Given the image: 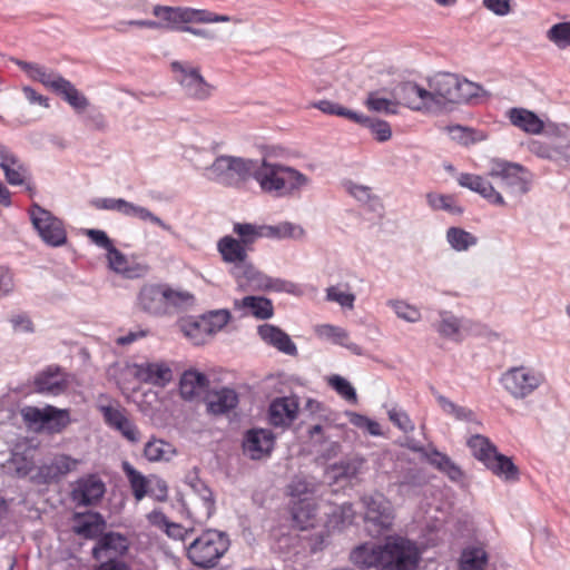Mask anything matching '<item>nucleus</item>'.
I'll return each instance as SVG.
<instances>
[{"label": "nucleus", "instance_id": "1", "mask_svg": "<svg viewBox=\"0 0 570 570\" xmlns=\"http://www.w3.org/2000/svg\"><path fill=\"white\" fill-rule=\"evenodd\" d=\"M488 177L500 179L501 185L514 196L527 194L532 181V175L520 164L493 158L489 161L487 177L463 173L458 177V184L461 187L478 193L492 205L504 206L503 196L495 189Z\"/></svg>", "mask_w": 570, "mask_h": 570}, {"label": "nucleus", "instance_id": "2", "mask_svg": "<svg viewBox=\"0 0 570 570\" xmlns=\"http://www.w3.org/2000/svg\"><path fill=\"white\" fill-rule=\"evenodd\" d=\"M253 179L261 190L273 197H288L309 183L306 175L269 157L256 159Z\"/></svg>", "mask_w": 570, "mask_h": 570}, {"label": "nucleus", "instance_id": "3", "mask_svg": "<svg viewBox=\"0 0 570 570\" xmlns=\"http://www.w3.org/2000/svg\"><path fill=\"white\" fill-rule=\"evenodd\" d=\"M137 307L151 316H169L186 311L194 304L187 291L173 288L164 283H145L137 295Z\"/></svg>", "mask_w": 570, "mask_h": 570}, {"label": "nucleus", "instance_id": "4", "mask_svg": "<svg viewBox=\"0 0 570 570\" xmlns=\"http://www.w3.org/2000/svg\"><path fill=\"white\" fill-rule=\"evenodd\" d=\"M428 83L432 111L441 110L446 105L471 104L487 94L479 83L451 72H439L431 77Z\"/></svg>", "mask_w": 570, "mask_h": 570}, {"label": "nucleus", "instance_id": "5", "mask_svg": "<svg viewBox=\"0 0 570 570\" xmlns=\"http://www.w3.org/2000/svg\"><path fill=\"white\" fill-rule=\"evenodd\" d=\"M153 14L157 17L161 30L183 31L189 23L229 22L232 17L218 14L205 9L188 7H169L157 4L153 8Z\"/></svg>", "mask_w": 570, "mask_h": 570}, {"label": "nucleus", "instance_id": "6", "mask_svg": "<svg viewBox=\"0 0 570 570\" xmlns=\"http://www.w3.org/2000/svg\"><path fill=\"white\" fill-rule=\"evenodd\" d=\"M256 159L220 155L206 168L207 177L223 186L240 187L253 178Z\"/></svg>", "mask_w": 570, "mask_h": 570}, {"label": "nucleus", "instance_id": "7", "mask_svg": "<svg viewBox=\"0 0 570 570\" xmlns=\"http://www.w3.org/2000/svg\"><path fill=\"white\" fill-rule=\"evenodd\" d=\"M229 548L228 535L218 530H207L187 549L188 559L203 569L214 568Z\"/></svg>", "mask_w": 570, "mask_h": 570}, {"label": "nucleus", "instance_id": "8", "mask_svg": "<svg viewBox=\"0 0 570 570\" xmlns=\"http://www.w3.org/2000/svg\"><path fill=\"white\" fill-rule=\"evenodd\" d=\"M365 509L364 521L372 537H379L389 530L394 520V510L390 500L381 492L364 494L361 498Z\"/></svg>", "mask_w": 570, "mask_h": 570}, {"label": "nucleus", "instance_id": "9", "mask_svg": "<svg viewBox=\"0 0 570 570\" xmlns=\"http://www.w3.org/2000/svg\"><path fill=\"white\" fill-rule=\"evenodd\" d=\"M421 560L416 544L402 537H389L384 542L383 570H415Z\"/></svg>", "mask_w": 570, "mask_h": 570}, {"label": "nucleus", "instance_id": "10", "mask_svg": "<svg viewBox=\"0 0 570 570\" xmlns=\"http://www.w3.org/2000/svg\"><path fill=\"white\" fill-rule=\"evenodd\" d=\"M544 381L541 371L524 365L511 367L501 376L503 387L515 400L530 396Z\"/></svg>", "mask_w": 570, "mask_h": 570}, {"label": "nucleus", "instance_id": "11", "mask_svg": "<svg viewBox=\"0 0 570 570\" xmlns=\"http://www.w3.org/2000/svg\"><path fill=\"white\" fill-rule=\"evenodd\" d=\"M171 70L176 81L189 98L205 100L212 96L214 87L203 78L198 68L188 62L173 61Z\"/></svg>", "mask_w": 570, "mask_h": 570}, {"label": "nucleus", "instance_id": "12", "mask_svg": "<svg viewBox=\"0 0 570 570\" xmlns=\"http://www.w3.org/2000/svg\"><path fill=\"white\" fill-rule=\"evenodd\" d=\"M30 220L40 238L50 246H61L67 240L62 223L49 210L33 204L29 210Z\"/></svg>", "mask_w": 570, "mask_h": 570}, {"label": "nucleus", "instance_id": "13", "mask_svg": "<svg viewBox=\"0 0 570 570\" xmlns=\"http://www.w3.org/2000/svg\"><path fill=\"white\" fill-rule=\"evenodd\" d=\"M233 272L239 286H248L253 291H273L292 293L295 284L281 278H273L258 271L252 263Z\"/></svg>", "mask_w": 570, "mask_h": 570}, {"label": "nucleus", "instance_id": "14", "mask_svg": "<svg viewBox=\"0 0 570 570\" xmlns=\"http://www.w3.org/2000/svg\"><path fill=\"white\" fill-rule=\"evenodd\" d=\"M394 99L397 106L403 105L415 111H432V98L429 89L412 81L401 82L396 86Z\"/></svg>", "mask_w": 570, "mask_h": 570}, {"label": "nucleus", "instance_id": "15", "mask_svg": "<svg viewBox=\"0 0 570 570\" xmlns=\"http://www.w3.org/2000/svg\"><path fill=\"white\" fill-rule=\"evenodd\" d=\"M275 446V435L267 429L248 430L243 440V452L252 460L268 458Z\"/></svg>", "mask_w": 570, "mask_h": 570}, {"label": "nucleus", "instance_id": "16", "mask_svg": "<svg viewBox=\"0 0 570 570\" xmlns=\"http://www.w3.org/2000/svg\"><path fill=\"white\" fill-rule=\"evenodd\" d=\"M77 465L78 460L66 454H59L50 463L42 464L32 479L38 484L57 482L60 478L73 471Z\"/></svg>", "mask_w": 570, "mask_h": 570}, {"label": "nucleus", "instance_id": "17", "mask_svg": "<svg viewBox=\"0 0 570 570\" xmlns=\"http://www.w3.org/2000/svg\"><path fill=\"white\" fill-rule=\"evenodd\" d=\"M434 327L440 336L459 343L473 331V323L470 320L456 317L450 312H441L440 321L434 324Z\"/></svg>", "mask_w": 570, "mask_h": 570}, {"label": "nucleus", "instance_id": "18", "mask_svg": "<svg viewBox=\"0 0 570 570\" xmlns=\"http://www.w3.org/2000/svg\"><path fill=\"white\" fill-rule=\"evenodd\" d=\"M68 389L67 375L59 367L49 366L35 376V391L57 396Z\"/></svg>", "mask_w": 570, "mask_h": 570}, {"label": "nucleus", "instance_id": "19", "mask_svg": "<svg viewBox=\"0 0 570 570\" xmlns=\"http://www.w3.org/2000/svg\"><path fill=\"white\" fill-rule=\"evenodd\" d=\"M298 407V400L295 396L277 397L269 404L268 421L273 426H288L296 419Z\"/></svg>", "mask_w": 570, "mask_h": 570}, {"label": "nucleus", "instance_id": "20", "mask_svg": "<svg viewBox=\"0 0 570 570\" xmlns=\"http://www.w3.org/2000/svg\"><path fill=\"white\" fill-rule=\"evenodd\" d=\"M350 560L353 564L361 569H376L383 570L384 568V544L364 543L354 548L350 554Z\"/></svg>", "mask_w": 570, "mask_h": 570}, {"label": "nucleus", "instance_id": "21", "mask_svg": "<svg viewBox=\"0 0 570 570\" xmlns=\"http://www.w3.org/2000/svg\"><path fill=\"white\" fill-rule=\"evenodd\" d=\"M257 333L264 343L273 346L278 352L289 356H297L298 351L295 343L278 326L267 323L262 324L257 327Z\"/></svg>", "mask_w": 570, "mask_h": 570}, {"label": "nucleus", "instance_id": "22", "mask_svg": "<svg viewBox=\"0 0 570 570\" xmlns=\"http://www.w3.org/2000/svg\"><path fill=\"white\" fill-rule=\"evenodd\" d=\"M109 210H116L128 217H138L141 220H149L150 223L159 226L161 229L176 235L173 227L165 223L160 217L153 214L149 209L137 206L121 198H109Z\"/></svg>", "mask_w": 570, "mask_h": 570}, {"label": "nucleus", "instance_id": "23", "mask_svg": "<svg viewBox=\"0 0 570 570\" xmlns=\"http://www.w3.org/2000/svg\"><path fill=\"white\" fill-rule=\"evenodd\" d=\"M109 269L128 279L144 277L148 268L121 254L109 240Z\"/></svg>", "mask_w": 570, "mask_h": 570}, {"label": "nucleus", "instance_id": "24", "mask_svg": "<svg viewBox=\"0 0 570 570\" xmlns=\"http://www.w3.org/2000/svg\"><path fill=\"white\" fill-rule=\"evenodd\" d=\"M217 250L225 263L233 264L230 269L232 274L237 267L243 269V267L250 263L247 259V247L233 236L227 235L222 237L217 242Z\"/></svg>", "mask_w": 570, "mask_h": 570}, {"label": "nucleus", "instance_id": "25", "mask_svg": "<svg viewBox=\"0 0 570 570\" xmlns=\"http://www.w3.org/2000/svg\"><path fill=\"white\" fill-rule=\"evenodd\" d=\"M0 168L12 186L23 185L29 177L27 166L4 146H0Z\"/></svg>", "mask_w": 570, "mask_h": 570}, {"label": "nucleus", "instance_id": "26", "mask_svg": "<svg viewBox=\"0 0 570 570\" xmlns=\"http://www.w3.org/2000/svg\"><path fill=\"white\" fill-rule=\"evenodd\" d=\"M11 61L24 71L31 80L40 82L51 91H53L58 82L62 79V76L59 72L40 63L28 62L17 58H11Z\"/></svg>", "mask_w": 570, "mask_h": 570}, {"label": "nucleus", "instance_id": "27", "mask_svg": "<svg viewBox=\"0 0 570 570\" xmlns=\"http://www.w3.org/2000/svg\"><path fill=\"white\" fill-rule=\"evenodd\" d=\"M239 402L238 394L234 389L222 387L212 391L206 396L207 412L214 415H222L234 410Z\"/></svg>", "mask_w": 570, "mask_h": 570}, {"label": "nucleus", "instance_id": "28", "mask_svg": "<svg viewBox=\"0 0 570 570\" xmlns=\"http://www.w3.org/2000/svg\"><path fill=\"white\" fill-rule=\"evenodd\" d=\"M104 492V483L95 476H88L76 482L71 498L78 505H89L98 500Z\"/></svg>", "mask_w": 570, "mask_h": 570}, {"label": "nucleus", "instance_id": "29", "mask_svg": "<svg viewBox=\"0 0 570 570\" xmlns=\"http://www.w3.org/2000/svg\"><path fill=\"white\" fill-rule=\"evenodd\" d=\"M134 376L144 383L165 386L171 381V370L165 364L144 363L134 366Z\"/></svg>", "mask_w": 570, "mask_h": 570}, {"label": "nucleus", "instance_id": "30", "mask_svg": "<svg viewBox=\"0 0 570 570\" xmlns=\"http://www.w3.org/2000/svg\"><path fill=\"white\" fill-rule=\"evenodd\" d=\"M317 505L314 498L306 497L292 501V518L296 528L306 530L313 528L316 521Z\"/></svg>", "mask_w": 570, "mask_h": 570}, {"label": "nucleus", "instance_id": "31", "mask_svg": "<svg viewBox=\"0 0 570 570\" xmlns=\"http://www.w3.org/2000/svg\"><path fill=\"white\" fill-rule=\"evenodd\" d=\"M208 377L196 370H187L183 373L179 382L180 395L186 401H191L207 390Z\"/></svg>", "mask_w": 570, "mask_h": 570}, {"label": "nucleus", "instance_id": "32", "mask_svg": "<svg viewBox=\"0 0 570 570\" xmlns=\"http://www.w3.org/2000/svg\"><path fill=\"white\" fill-rule=\"evenodd\" d=\"M316 334L320 337L330 340L332 343L347 348L354 355H363V348L350 340V335L346 330L331 325L323 324L316 327Z\"/></svg>", "mask_w": 570, "mask_h": 570}, {"label": "nucleus", "instance_id": "33", "mask_svg": "<svg viewBox=\"0 0 570 570\" xmlns=\"http://www.w3.org/2000/svg\"><path fill=\"white\" fill-rule=\"evenodd\" d=\"M109 426L117 430L127 441L137 443L140 433L137 425L127 416L126 412L109 405Z\"/></svg>", "mask_w": 570, "mask_h": 570}, {"label": "nucleus", "instance_id": "34", "mask_svg": "<svg viewBox=\"0 0 570 570\" xmlns=\"http://www.w3.org/2000/svg\"><path fill=\"white\" fill-rule=\"evenodd\" d=\"M511 124L528 134H540L543 130V121L532 111L524 108H512L509 110Z\"/></svg>", "mask_w": 570, "mask_h": 570}, {"label": "nucleus", "instance_id": "35", "mask_svg": "<svg viewBox=\"0 0 570 570\" xmlns=\"http://www.w3.org/2000/svg\"><path fill=\"white\" fill-rule=\"evenodd\" d=\"M485 468L507 482H515L520 478V471L512 459L500 452L489 461Z\"/></svg>", "mask_w": 570, "mask_h": 570}, {"label": "nucleus", "instance_id": "36", "mask_svg": "<svg viewBox=\"0 0 570 570\" xmlns=\"http://www.w3.org/2000/svg\"><path fill=\"white\" fill-rule=\"evenodd\" d=\"M176 454V448L161 439L151 438L144 448V455L149 462H168Z\"/></svg>", "mask_w": 570, "mask_h": 570}, {"label": "nucleus", "instance_id": "37", "mask_svg": "<svg viewBox=\"0 0 570 570\" xmlns=\"http://www.w3.org/2000/svg\"><path fill=\"white\" fill-rule=\"evenodd\" d=\"M235 306L249 309L258 320H268L274 314L272 301L263 296H245L242 301H235Z\"/></svg>", "mask_w": 570, "mask_h": 570}, {"label": "nucleus", "instance_id": "38", "mask_svg": "<svg viewBox=\"0 0 570 570\" xmlns=\"http://www.w3.org/2000/svg\"><path fill=\"white\" fill-rule=\"evenodd\" d=\"M67 101L76 111H83L88 106L87 98L66 78L58 82L53 91Z\"/></svg>", "mask_w": 570, "mask_h": 570}, {"label": "nucleus", "instance_id": "39", "mask_svg": "<svg viewBox=\"0 0 570 570\" xmlns=\"http://www.w3.org/2000/svg\"><path fill=\"white\" fill-rule=\"evenodd\" d=\"M185 483L199 497L206 518H209L215 510V500L212 490L198 478L196 472L186 474Z\"/></svg>", "mask_w": 570, "mask_h": 570}, {"label": "nucleus", "instance_id": "40", "mask_svg": "<svg viewBox=\"0 0 570 570\" xmlns=\"http://www.w3.org/2000/svg\"><path fill=\"white\" fill-rule=\"evenodd\" d=\"M353 121L368 128L379 142H385L392 137L391 126L385 120L356 112Z\"/></svg>", "mask_w": 570, "mask_h": 570}, {"label": "nucleus", "instance_id": "41", "mask_svg": "<svg viewBox=\"0 0 570 570\" xmlns=\"http://www.w3.org/2000/svg\"><path fill=\"white\" fill-rule=\"evenodd\" d=\"M306 409L311 412L313 417L317 420V422L309 426L308 436L314 440L316 435H321L322 440L325 441V431L330 428V419L326 413L324 405L316 400H307Z\"/></svg>", "mask_w": 570, "mask_h": 570}, {"label": "nucleus", "instance_id": "42", "mask_svg": "<svg viewBox=\"0 0 570 570\" xmlns=\"http://www.w3.org/2000/svg\"><path fill=\"white\" fill-rule=\"evenodd\" d=\"M472 455L484 465L499 452L497 446L484 435L475 434L468 440Z\"/></svg>", "mask_w": 570, "mask_h": 570}, {"label": "nucleus", "instance_id": "43", "mask_svg": "<svg viewBox=\"0 0 570 570\" xmlns=\"http://www.w3.org/2000/svg\"><path fill=\"white\" fill-rule=\"evenodd\" d=\"M425 456L431 465L446 474L452 481H459L462 478L461 469L446 454L432 450L425 452Z\"/></svg>", "mask_w": 570, "mask_h": 570}, {"label": "nucleus", "instance_id": "44", "mask_svg": "<svg viewBox=\"0 0 570 570\" xmlns=\"http://www.w3.org/2000/svg\"><path fill=\"white\" fill-rule=\"evenodd\" d=\"M433 394L439 406L446 415L452 416L456 421L475 422V413L471 409L461 406L435 391H433Z\"/></svg>", "mask_w": 570, "mask_h": 570}, {"label": "nucleus", "instance_id": "45", "mask_svg": "<svg viewBox=\"0 0 570 570\" xmlns=\"http://www.w3.org/2000/svg\"><path fill=\"white\" fill-rule=\"evenodd\" d=\"M487 562L488 554L484 549L468 547L461 553L459 566L460 570H484Z\"/></svg>", "mask_w": 570, "mask_h": 570}, {"label": "nucleus", "instance_id": "46", "mask_svg": "<svg viewBox=\"0 0 570 570\" xmlns=\"http://www.w3.org/2000/svg\"><path fill=\"white\" fill-rule=\"evenodd\" d=\"M264 237L267 238H294L303 237L304 229L299 225L289 222H283L277 225H263Z\"/></svg>", "mask_w": 570, "mask_h": 570}, {"label": "nucleus", "instance_id": "47", "mask_svg": "<svg viewBox=\"0 0 570 570\" xmlns=\"http://www.w3.org/2000/svg\"><path fill=\"white\" fill-rule=\"evenodd\" d=\"M179 326H180L181 332L188 338H190V341L195 345L204 344L206 342L207 337L210 336V334L207 333V327H206L207 323L204 321L203 316L197 320H194V318L183 320L179 323Z\"/></svg>", "mask_w": 570, "mask_h": 570}, {"label": "nucleus", "instance_id": "48", "mask_svg": "<svg viewBox=\"0 0 570 570\" xmlns=\"http://www.w3.org/2000/svg\"><path fill=\"white\" fill-rule=\"evenodd\" d=\"M9 463L19 476L28 475L35 465L33 450L28 446L20 451V446H16L11 452Z\"/></svg>", "mask_w": 570, "mask_h": 570}, {"label": "nucleus", "instance_id": "49", "mask_svg": "<svg viewBox=\"0 0 570 570\" xmlns=\"http://www.w3.org/2000/svg\"><path fill=\"white\" fill-rule=\"evenodd\" d=\"M446 240L456 252H465L478 244V237L461 227L448 228Z\"/></svg>", "mask_w": 570, "mask_h": 570}, {"label": "nucleus", "instance_id": "50", "mask_svg": "<svg viewBox=\"0 0 570 570\" xmlns=\"http://www.w3.org/2000/svg\"><path fill=\"white\" fill-rule=\"evenodd\" d=\"M425 482L426 480L421 470L411 468L401 475L395 485L397 487L399 493L410 495L414 493L416 489L424 485Z\"/></svg>", "mask_w": 570, "mask_h": 570}, {"label": "nucleus", "instance_id": "51", "mask_svg": "<svg viewBox=\"0 0 570 570\" xmlns=\"http://www.w3.org/2000/svg\"><path fill=\"white\" fill-rule=\"evenodd\" d=\"M426 202L433 210H444L452 215H461L463 213V208L456 204L452 195L431 191L426 194Z\"/></svg>", "mask_w": 570, "mask_h": 570}, {"label": "nucleus", "instance_id": "52", "mask_svg": "<svg viewBox=\"0 0 570 570\" xmlns=\"http://www.w3.org/2000/svg\"><path fill=\"white\" fill-rule=\"evenodd\" d=\"M363 465V460H343L331 466L330 473L335 481L352 480L356 478Z\"/></svg>", "mask_w": 570, "mask_h": 570}, {"label": "nucleus", "instance_id": "53", "mask_svg": "<svg viewBox=\"0 0 570 570\" xmlns=\"http://www.w3.org/2000/svg\"><path fill=\"white\" fill-rule=\"evenodd\" d=\"M122 470L129 480L135 499L137 501L142 500V498L146 494H148L147 479L139 471H137L128 461L122 462Z\"/></svg>", "mask_w": 570, "mask_h": 570}, {"label": "nucleus", "instance_id": "54", "mask_svg": "<svg viewBox=\"0 0 570 570\" xmlns=\"http://www.w3.org/2000/svg\"><path fill=\"white\" fill-rule=\"evenodd\" d=\"M47 417L43 430L50 433H59L70 423L69 412L52 405H47Z\"/></svg>", "mask_w": 570, "mask_h": 570}, {"label": "nucleus", "instance_id": "55", "mask_svg": "<svg viewBox=\"0 0 570 570\" xmlns=\"http://www.w3.org/2000/svg\"><path fill=\"white\" fill-rule=\"evenodd\" d=\"M233 232L238 235V242H242L247 248L256 242V239L264 237L263 225H254L249 223H235Z\"/></svg>", "mask_w": 570, "mask_h": 570}, {"label": "nucleus", "instance_id": "56", "mask_svg": "<svg viewBox=\"0 0 570 570\" xmlns=\"http://www.w3.org/2000/svg\"><path fill=\"white\" fill-rule=\"evenodd\" d=\"M21 417L27 426L33 431L43 430L47 417V405L45 407L24 406L20 411Z\"/></svg>", "mask_w": 570, "mask_h": 570}, {"label": "nucleus", "instance_id": "57", "mask_svg": "<svg viewBox=\"0 0 570 570\" xmlns=\"http://www.w3.org/2000/svg\"><path fill=\"white\" fill-rule=\"evenodd\" d=\"M365 106L375 112L394 115L397 112V102L391 99L380 97L379 92L372 91L367 95Z\"/></svg>", "mask_w": 570, "mask_h": 570}, {"label": "nucleus", "instance_id": "58", "mask_svg": "<svg viewBox=\"0 0 570 570\" xmlns=\"http://www.w3.org/2000/svg\"><path fill=\"white\" fill-rule=\"evenodd\" d=\"M547 38L560 49L570 47V21L553 24L547 31Z\"/></svg>", "mask_w": 570, "mask_h": 570}, {"label": "nucleus", "instance_id": "59", "mask_svg": "<svg viewBox=\"0 0 570 570\" xmlns=\"http://www.w3.org/2000/svg\"><path fill=\"white\" fill-rule=\"evenodd\" d=\"M449 131L454 140L464 146H469L484 139V136L481 132L460 125L449 127Z\"/></svg>", "mask_w": 570, "mask_h": 570}, {"label": "nucleus", "instance_id": "60", "mask_svg": "<svg viewBox=\"0 0 570 570\" xmlns=\"http://www.w3.org/2000/svg\"><path fill=\"white\" fill-rule=\"evenodd\" d=\"M204 321L207 323V333L210 336L220 331L229 321L230 314L226 309L213 311L203 315Z\"/></svg>", "mask_w": 570, "mask_h": 570}, {"label": "nucleus", "instance_id": "61", "mask_svg": "<svg viewBox=\"0 0 570 570\" xmlns=\"http://www.w3.org/2000/svg\"><path fill=\"white\" fill-rule=\"evenodd\" d=\"M312 106L314 108H317L318 110H321L324 114L345 117L352 121L356 114V111L345 108V107L341 106L340 104H336L331 100H320L317 102H314Z\"/></svg>", "mask_w": 570, "mask_h": 570}, {"label": "nucleus", "instance_id": "62", "mask_svg": "<svg viewBox=\"0 0 570 570\" xmlns=\"http://www.w3.org/2000/svg\"><path fill=\"white\" fill-rule=\"evenodd\" d=\"M326 299L335 302L342 307L352 309L354 307L355 295L353 293L342 291L341 287L336 285L330 286L326 289Z\"/></svg>", "mask_w": 570, "mask_h": 570}, {"label": "nucleus", "instance_id": "63", "mask_svg": "<svg viewBox=\"0 0 570 570\" xmlns=\"http://www.w3.org/2000/svg\"><path fill=\"white\" fill-rule=\"evenodd\" d=\"M389 305L394 309L397 317L406 322L415 323L421 317V314L417 308L409 305L403 301H390Z\"/></svg>", "mask_w": 570, "mask_h": 570}, {"label": "nucleus", "instance_id": "64", "mask_svg": "<svg viewBox=\"0 0 570 570\" xmlns=\"http://www.w3.org/2000/svg\"><path fill=\"white\" fill-rule=\"evenodd\" d=\"M330 385L345 400L356 402L357 396L355 389L351 383L340 375H333L328 380Z\"/></svg>", "mask_w": 570, "mask_h": 570}]
</instances>
